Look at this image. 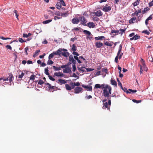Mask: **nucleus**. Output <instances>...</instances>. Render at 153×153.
<instances>
[{
  "mask_svg": "<svg viewBox=\"0 0 153 153\" xmlns=\"http://www.w3.org/2000/svg\"><path fill=\"white\" fill-rule=\"evenodd\" d=\"M48 77L49 79L51 80L52 81H55V79L53 78L51 75H50L48 76Z\"/></svg>",
  "mask_w": 153,
  "mask_h": 153,
  "instance_id": "47",
  "label": "nucleus"
},
{
  "mask_svg": "<svg viewBox=\"0 0 153 153\" xmlns=\"http://www.w3.org/2000/svg\"><path fill=\"white\" fill-rule=\"evenodd\" d=\"M102 86L103 91V95L105 97L108 98L109 95L111 94V87L109 85L105 84H102Z\"/></svg>",
  "mask_w": 153,
  "mask_h": 153,
  "instance_id": "1",
  "label": "nucleus"
},
{
  "mask_svg": "<svg viewBox=\"0 0 153 153\" xmlns=\"http://www.w3.org/2000/svg\"><path fill=\"white\" fill-rule=\"evenodd\" d=\"M79 22V19L77 18H74L72 20V22L74 24H77Z\"/></svg>",
  "mask_w": 153,
  "mask_h": 153,
  "instance_id": "12",
  "label": "nucleus"
},
{
  "mask_svg": "<svg viewBox=\"0 0 153 153\" xmlns=\"http://www.w3.org/2000/svg\"><path fill=\"white\" fill-rule=\"evenodd\" d=\"M111 33H115V34H113L114 36H115L116 35H118L119 34V30H112L111 31Z\"/></svg>",
  "mask_w": 153,
  "mask_h": 153,
  "instance_id": "23",
  "label": "nucleus"
},
{
  "mask_svg": "<svg viewBox=\"0 0 153 153\" xmlns=\"http://www.w3.org/2000/svg\"><path fill=\"white\" fill-rule=\"evenodd\" d=\"M32 35V34L30 33H29L27 34L23 33V37L25 38H27Z\"/></svg>",
  "mask_w": 153,
  "mask_h": 153,
  "instance_id": "29",
  "label": "nucleus"
},
{
  "mask_svg": "<svg viewBox=\"0 0 153 153\" xmlns=\"http://www.w3.org/2000/svg\"><path fill=\"white\" fill-rule=\"evenodd\" d=\"M126 31V29H120L119 30V33L121 34V35H122L123 33L124 32Z\"/></svg>",
  "mask_w": 153,
  "mask_h": 153,
  "instance_id": "27",
  "label": "nucleus"
},
{
  "mask_svg": "<svg viewBox=\"0 0 153 153\" xmlns=\"http://www.w3.org/2000/svg\"><path fill=\"white\" fill-rule=\"evenodd\" d=\"M95 88H101V89H102V85H100V84H96L95 85Z\"/></svg>",
  "mask_w": 153,
  "mask_h": 153,
  "instance_id": "35",
  "label": "nucleus"
},
{
  "mask_svg": "<svg viewBox=\"0 0 153 153\" xmlns=\"http://www.w3.org/2000/svg\"><path fill=\"white\" fill-rule=\"evenodd\" d=\"M105 37L103 36H99V37H95V39L96 40H102L103 39L105 38Z\"/></svg>",
  "mask_w": 153,
  "mask_h": 153,
  "instance_id": "31",
  "label": "nucleus"
},
{
  "mask_svg": "<svg viewBox=\"0 0 153 153\" xmlns=\"http://www.w3.org/2000/svg\"><path fill=\"white\" fill-rule=\"evenodd\" d=\"M65 87L67 90L68 91H71V87L69 84H66L65 85Z\"/></svg>",
  "mask_w": 153,
  "mask_h": 153,
  "instance_id": "26",
  "label": "nucleus"
},
{
  "mask_svg": "<svg viewBox=\"0 0 153 153\" xmlns=\"http://www.w3.org/2000/svg\"><path fill=\"white\" fill-rule=\"evenodd\" d=\"M129 23L130 24H133L135 22H137V19L136 17H133L131 18L129 21Z\"/></svg>",
  "mask_w": 153,
  "mask_h": 153,
  "instance_id": "13",
  "label": "nucleus"
},
{
  "mask_svg": "<svg viewBox=\"0 0 153 153\" xmlns=\"http://www.w3.org/2000/svg\"><path fill=\"white\" fill-rule=\"evenodd\" d=\"M74 85L75 86H77V87H79L80 85V83L79 82H77L76 83L74 82Z\"/></svg>",
  "mask_w": 153,
  "mask_h": 153,
  "instance_id": "60",
  "label": "nucleus"
},
{
  "mask_svg": "<svg viewBox=\"0 0 153 153\" xmlns=\"http://www.w3.org/2000/svg\"><path fill=\"white\" fill-rule=\"evenodd\" d=\"M69 61L71 62L73 60V59H74L72 55H71L70 56L69 58Z\"/></svg>",
  "mask_w": 153,
  "mask_h": 153,
  "instance_id": "46",
  "label": "nucleus"
},
{
  "mask_svg": "<svg viewBox=\"0 0 153 153\" xmlns=\"http://www.w3.org/2000/svg\"><path fill=\"white\" fill-rule=\"evenodd\" d=\"M104 45L107 46H109L111 47L112 46V45L111 43H109L108 42H105L104 43Z\"/></svg>",
  "mask_w": 153,
  "mask_h": 153,
  "instance_id": "41",
  "label": "nucleus"
},
{
  "mask_svg": "<svg viewBox=\"0 0 153 153\" xmlns=\"http://www.w3.org/2000/svg\"><path fill=\"white\" fill-rule=\"evenodd\" d=\"M76 68L75 65L74 64L73 65V72H75L76 70Z\"/></svg>",
  "mask_w": 153,
  "mask_h": 153,
  "instance_id": "62",
  "label": "nucleus"
},
{
  "mask_svg": "<svg viewBox=\"0 0 153 153\" xmlns=\"http://www.w3.org/2000/svg\"><path fill=\"white\" fill-rule=\"evenodd\" d=\"M44 83V82L42 80H40L38 82V84L40 85H41L43 84Z\"/></svg>",
  "mask_w": 153,
  "mask_h": 153,
  "instance_id": "57",
  "label": "nucleus"
},
{
  "mask_svg": "<svg viewBox=\"0 0 153 153\" xmlns=\"http://www.w3.org/2000/svg\"><path fill=\"white\" fill-rule=\"evenodd\" d=\"M45 73L46 75H48V76L49 75V74L48 72V68H46L45 69Z\"/></svg>",
  "mask_w": 153,
  "mask_h": 153,
  "instance_id": "43",
  "label": "nucleus"
},
{
  "mask_svg": "<svg viewBox=\"0 0 153 153\" xmlns=\"http://www.w3.org/2000/svg\"><path fill=\"white\" fill-rule=\"evenodd\" d=\"M61 54L63 56L65 57H67L69 55V53L67 51H65L62 52V51Z\"/></svg>",
  "mask_w": 153,
  "mask_h": 153,
  "instance_id": "14",
  "label": "nucleus"
},
{
  "mask_svg": "<svg viewBox=\"0 0 153 153\" xmlns=\"http://www.w3.org/2000/svg\"><path fill=\"white\" fill-rule=\"evenodd\" d=\"M53 63V62L51 60L49 59L47 62V64L48 65H51Z\"/></svg>",
  "mask_w": 153,
  "mask_h": 153,
  "instance_id": "48",
  "label": "nucleus"
},
{
  "mask_svg": "<svg viewBox=\"0 0 153 153\" xmlns=\"http://www.w3.org/2000/svg\"><path fill=\"white\" fill-rule=\"evenodd\" d=\"M83 32L85 34L89 35H90L91 34V33L90 31L86 30H83Z\"/></svg>",
  "mask_w": 153,
  "mask_h": 153,
  "instance_id": "33",
  "label": "nucleus"
},
{
  "mask_svg": "<svg viewBox=\"0 0 153 153\" xmlns=\"http://www.w3.org/2000/svg\"><path fill=\"white\" fill-rule=\"evenodd\" d=\"M117 81L118 82V85H119V86H120L121 88L122 87V84H121V83L120 82V81L119 80V79L118 78H117Z\"/></svg>",
  "mask_w": 153,
  "mask_h": 153,
  "instance_id": "55",
  "label": "nucleus"
},
{
  "mask_svg": "<svg viewBox=\"0 0 153 153\" xmlns=\"http://www.w3.org/2000/svg\"><path fill=\"white\" fill-rule=\"evenodd\" d=\"M6 47L7 49H10V50H12V48H11V46L10 45H7L6 46Z\"/></svg>",
  "mask_w": 153,
  "mask_h": 153,
  "instance_id": "64",
  "label": "nucleus"
},
{
  "mask_svg": "<svg viewBox=\"0 0 153 153\" xmlns=\"http://www.w3.org/2000/svg\"><path fill=\"white\" fill-rule=\"evenodd\" d=\"M87 26L90 28H93L95 27V25L94 23L92 22H90L88 23Z\"/></svg>",
  "mask_w": 153,
  "mask_h": 153,
  "instance_id": "10",
  "label": "nucleus"
},
{
  "mask_svg": "<svg viewBox=\"0 0 153 153\" xmlns=\"http://www.w3.org/2000/svg\"><path fill=\"white\" fill-rule=\"evenodd\" d=\"M122 45H120L119 47V48L118 52L117 53H118V55H120V56H119V59H121V58L123 54V53L121 52L122 49Z\"/></svg>",
  "mask_w": 153,
  "mask_h": 153,
  "instance_id": "4",
  "label": "nucleus"
},
{
  "mask_svg": "<svg viewBox=\"0 0 153 153\" xmlns=\"http://www.w3.org/2000/svg\"><path fill=\"white\" fill-rule=\"evenodd\" d=\"M0 38L3 40H7V39H11V38H10L7 37L5 38L3 36H0Z\"/></svg>",
  "mask_w": 153,
  "mask_h": 153,
  "instance_id": "45",
  "label": "nucleus"
},
{
  "mask_svg": "<svg viewBox=\"0 0 153 153\" xmlns=\"http://www.w3.org/2000/svg\"><path fill=\"white\" fill-rule=\"evenodd\" d=\"M110 81L112 85H115L116 86H117V82L115 81V80L111 79Z\"/></svg>",
  "mask_w": 153,
  "mask_h": 153,
  "instance_id": "24",
  "label": "nucleus"
},
{
  "mask_svg": "<svg viewBox=\"0 0 153 153\" xmlns=\"http://www.w3.org/2000/svg\"><path fill=\"white\" fill-rule=\"evenodd\" d=\"M80 21L81 22V24L84 26H86V24L87 22V20L83 16L80 17L79 18Z\"/></svg>",
  "mask_w": 153,
  "mask_h": 153,
  "instance_id": "3",
  "label": "nucleus"
},
{
  "mask_svg": "<svg viewBox=\"0 0 153 153\" xmlns=\"http://www.w3.org/2000/svg\"><path fill=\"white\" fill-rule=\"evenodd\" d=\"M13 76L12 74H9V76L7 77L2 76L0 78V81L3 80V82L9 80L10 83H11L13 81Z\"/></svg>",
  "mask_w": 153,
  "mask_h": 153,
  "instance_id": "2",
  "label": "nucleus"
},
{
  "mask_svg": "<svg viewBox=\"0 0 153 153\" xmlns=\"http://www.w3.org/2000/svg\"><path fill=\"white\" fill-rule=\"evenodd\" d=\"M77 50V48L75 44L72 45V47L71 49L72 51H75Z\"/></svg>",
  "mask_w": 153,
  "mask_h": 153,
  "instance_id": "25",
  "label": "nucleus"
},
{
  "mask_svg": "<svg viewBox=\"0 0 153 153\" xmlns=\"http://www.w3.org/2000/svg\"><path fill=\"white\" fill-rule=\"evenodd\" d=\"M120 56V55H118V53H117V56H116L115 58L114 61L115 62H116V63H117L118 62V59H119V57Z\"/></svg>",
  "mask_w": 153,
  "mask_h": 153,
  "instance_id": "38",
  "label": "nucleus"
},
{
  "mask_svg": "<svg viewBox=\"0 0 153 153\" xmlns=\"http://www.w3.org/2000/svg\"><path fill=\"white\" fill-rule=\"evenodd\" d=\"M19 76H18L19 78L21 79L25 75L24 73L21 71H19Z\"/></svg>",
  "mask_w": 153,
  "mask_h": 153,
  "instance_id": "20",
  "label": "nucleus"
},
{
  "mask_svg": "<svg viewBox=\"0 0 153 153\" xmlns=\"http://www.w3.org/2000/svg\"><path fill=\"white\" fill-rule=\"evenodd\" d=\"M132 101L136 103H139L140 102H141V100H136L133 99L132 100Z\"/></svg>",
  "mask_w": 153,
  "mask_h": 153,
  "instance_id": "53",
  "label": "nucleus"
},
{
  "mask_svg": "<svg viewBox=\"0 0 153 153\" xmlns=\"http://www.w3.org/2000/svg\"><path fill=\"white\" fill-rule=\"evenodd\" d=\"M85 68V67H81V68H79L78 67V69L79 70L81 71L82 72H85V70H84V69Z\"/></svg>",
  "mask_w": 153,
  "mask_h": 153,
  "instance_id": "36",
  "label": "nucleus"
},
{
  "mask_svg": "<svg viewBox=\"0 0 153 153\" xmlns=\"http://www.w3.org/2000/svg\"><path fill=\"white\" fill-rule=\"evenodd\" d=\"M103 43L100 42H97L95 43V46L97 48H100L101 47L103 46Z\"/></svg>",
  "mask_w": 153,
  "mask_h": 153,
  "instance_id": "17",
  "label": "nucleus"
},
{
  "mask_svg": "<svg viewBox=\"0 0 153 153\" xmlns=\"http://www.w3.org/2000/svg\"><path fill=\"white\" fill-rule=\"evenodd\" d=\"M40 52L39 50H37L35 52V54L33 55V57H35L39 54V53Z\"/></svg>",
  "mask_w": 153,
  "mask_h": 153,
  "instance_id": "34",
  "label": "nucleus"
},
{
  "mask_svg": "<svg viewBox=\"0 0 153 153\" xmlns=\"http://www.w3.org/2000/svg\"><path fill=\"white\" fill-rule=\"evenodd\" d=\"M67 83L66 80L63 79H58V83L60 85H62V84H65Z\"/></svg>",
  "mask_w": 153,
  "mask_h": 153,
  "instance_id": "9",
  "label": "nucleus"
},
{
  "mask_svg": "<svg viewBox=\"0 0 153 153\" xmlns=\"http://www.w3.org/2000/svg\"><path fill=\"white\" fill-rule=\"evenodd\" d=\"M121 89L125 92H126L127 94H130L131 93V92H129L127 89L126 88L124 87L123 88V87H121Z\"/></svg>",
  "mask_w": 153,
  "mask_h": 153,
  "instance_id": "28",
  "label": "nucleus"
},
{
  "mask_svg": "<svg viewBox=\"0 0 153 153\" xmlns=\"http://www.w3.org/2000/svg\"><path fill=\"white\" fill-rule=\"evenodd\" d=\"M140 1V0H137L132 3V4L134 7H135L139 4Z\"/></svg>",
  "mask_w": 153,
  "mask_h": 153,
  "instance_id": "18",
  "label": "nucleus"
},
{
  "mask_svg": "<svg viewBox=\"0 0 153 153\" xmlns=\"http://www.w3.org/2000/svg\"><path fill=\"white\" fill-rule=\"evenodd\" d=\"M140 74H143V68L142 66L141 65H140Z\"/></svg>",
  "mask_w": 153,
  "mask_h": 153,
  "instance_id": "58",
  "label": "nucleus"
},
{
  "mask_svg": "<svg viewBox=\"0 0 153 153\" xmlns=\"http://www.w3.org/2000/svg\"><path fill=\"white\" fill-rule=\"evenodd\" d=\"M74 82H71L70 84V85L71 86V90L74 88H75V85H74Z\"/></svg>",
  "mask_w": 153,
  "mask_h": 153,
  "instance_id": "37",
  "label": "nucleus"
},
{
  "mask_svg": "<svg viewBox=\"0 0 153 153\" xmlns=\"http://www.w3.org/2000/svg\"><path fill=\"white\" fill-rule=\"evenodd\" d=\"M45 84L46 85H48V90H50L51 89L55 90L57 88V87H56L51 85L49 83H45Z\"/></svg>",
  "mask_w": 153,
  "mask_h": 153,
  "instance_id": "5",
  "label": "nucleus"
},
{
  "mask_svg": "<svg viewBox=\"0 0 153 153\" xmlns=\"http://www.w3.org/2000/svg\"><path fill=\"white\" fill-rule=\"evenodd\" d=\"M142 32L143 33H144L147 35H149L150 34L149 32L148 31H147V30H144L143 31H142Z\"/></svg>",
  "mask_w": 153,
  "mask_h": 153,
  "instance_id": "54",
  "label": "nucleus"
},
{
  "mask_svg": "<svg viewBox=\"0 0 153 153\" xmlns=\"http://www.w3.org/2000/svg\"><path fill=\"white\" fill-rule=\"evenodd\" d=\"M69 65V64H67V65H63L62 66H60V68H66L67 67H68Z\"/></svg>",
  "mask_w": 153,
  "mask_h": 153,
  "instance_id": "50",
  "label": "nucleus"
},
{
  "mask_svg": "<svg viewBox=\"0 0 153 153\" xmlns=\"http://www.w3.org/2000/svg\"><path fill=\"white\" fill-rule=\"evenodd\" d=\"M62 5L60 3V2L59 1L58 2L56 5V8L59 10L61 7Z\"/></svg>",
  "mask_w": 153,
  "mask_h": 153,
  "instance_id": "21",
  "label": "nucleus"
},
{
  "mask_svg": "<svg viewBox=\"0 0 153 153\" xmlns=\"http://www.w3.org/2000/svg\"><path fill=\"white\" fill-rule=\"evenodd\" d=\"M108 5L107 4L105 5V6H104L102 10L104 12H108L110 11L111 9V7L110 6L107 7Z\"/></svg>",
  "mask_w": 153,
  "mask_h": 153,
  "instance_id": "7",
  "label": "nucleus"
},
{
  "mask_svg": "<svg viewBox=\"0 0 153 153\" xmlns=\"http://www.w3.org/2000/svg\"><path fill=\"white\" fill-rule=\"evenodd\" d=\"M74 93L75 94H78L81 92L82 91V89L80 87H76L74 89Z\"/></svg>",
  "mask_w": 153,
  "mask_h": 153,
  "instance_id": "6",
  "label": "nucleus"
},
{
  "mask_svg": "<svg viewBox=\"0 0 153 153\" xmlns=\"http://www.w3.org/2000/svg\"><path fill=\"white\" fill-rule=\"evenodd\" d=\"M95 14L97 16H100L102 15V13L100 10H99L95 12Z\"/></svg>",
  "mask_w": 153,
  "mask_h": 153,
  "instance_id": "16",
  "label": "nucleus"
},
{
  "mask_svg": "<svg viewBox=\"0 0 153 153\" xmlns=\"http://www.w3.org/2000/svg\"><path fill=\"white\" fill-rule=\"evenodd\" d=\"M60 2L61 5L63 6H65L66 5L65 4L63 0H59Z\"/></svg>",
  "mask_w": 153,
  "mask_h": 153,
  "instance_id": "40",
  "label": "nucleus"
},
{
  "mask_svg": "<svg viewBox=\"0 0 153 153\" xmlns=\"http://www.w3.org/2000/svg\"><path fill=\"white\" fill-rule=\"evenodd\" d=\"M62 51H67V50L63 48V49H59L56 51L57 52V54L59 55V56H60L61 54Z\"/></svg>",
  "mask_w": 153,
  "mask_h": 153,
  "instance_id": "15",
  "label": "nucleus"
},
{
  "mask_svg": "<svg viewBox=\"0 0 153 153\" xmlns=\"http://www.w3.org/2000/svg\"><path fill=\"white\" fill-rule=\"evenodd\" d=\"M19 41L21 43L26 42L25 41H24L22 38H19Z\"/></svg>",
  "mask_w": 153,
  "mask_h": 153,
  "instance_id": "61",
  "label": "nucleus"
},
{
  "mask_svg": "<svg viewBox=\"0 0 153 153\" xmlns=\"http://www.w3.org/2000/svg\"><path fill=\"white\" fill-rule=\"evenodd\" d=\"M88 87L87 88V91H91L92 90V87L90 85H88Z\"/></svg>",
  "mask_w": 153,
  "mask_h": 153,
  "instance_id": "52",
  "label": "nucleus"
},
{
  "mask_svg": "<svg viewBox=\"0 0 153 153\" xmlns=\"http://www.w3.org/2000/svg\"><path fill=\"white\" fill-rule=\"evenodd\" d=\"M53 53H52L51 54H50L48 56V59H51V58H53Z\"/></svg>",
  "mask_w": 153,
  "mask_h": 153,
  "instance_id": "59",
  "label": "nucleus"
},
{
  "mask_svg": "<svg viewBox=\"0 0 153 153\" xmlns=\"http://www.w3.org/2000/svg\"><path fill=\"white\" fill-rule=\"evenodd\" d=\"M102 72H105L106 74H108V69H107L102 68Z\"/></svg>",
  "mask_w": 153,
  "mask_h": 153,
  "instance_id": "56",
  "label": "nucleus"
},
{
  "mask_svg": "<svg viewBox=\"0 0 153 153\" xmlns=\"http://www.w3.org/2000/svg\"><path fill=\"white\" fill-rule=\"evenodd\" d=\"M85 69L86 70L87 72H88L89 71H93L94 70V69H92L91 68H85Z\"/></svg>",
  "mask_w": 153,
  "mask_h": 153,
  "instance_id": "49",
  "label": "nucleus"
},
{
  "mask_svg": "<svg viewBox=\"0 0 153 153\" xmlns=\"http://www.w3.org/2000/svg\"><path fill=\"white\" fill-rule=\"evenodd\" d=\"M68 67L66 68L65 69L63 70V72L64 73H69L71 71V68Z\"/></svg>",
  "mask_w": 153,
  "mask_h": 153,
  "instance_id": "11",
  "label": "nucleus"
},
{
  "mask_svg": "<svg viewBox=\"0 0 153 153\" xmlns=\"http://www.w3.org/2000/svg\"><path fill=\"white\" fill-rule=\"evenodd\" d=\"M35 77V76L34 75H31L30 77V80H32L33 81Z\"/></svg>",
  "mask_w": 153,
  "mask_h": 153,
  "instance_id": "39",
  "label": "nucleus"
},
{
  "mask_svg": "<svg viewBox=\"0 0 153 153\" xmlns=\"http://www.w3.org/2000/svg\"><path fill=\"white\" fill-rule=\"evenodd\" d=\"M69 14L68 13V11H67L65 12V13H61V16H63L64 17H65L67 16Z\"/></svg>",
  "mask_w": 153,
  "mask_h": 153,
  "instance_id": "22",
  "label": "nucleus"
},
{
  "mask_svg": "<svg viewBox=\"0 0 153 153\" xmlns=\"http://www.w3.org/2000/svg\"><path fill=\"white\" fill-rule=\"evenodd\" d=\"M52 67L54 69V70L55 71L60 70L61 69L60 66L58 67L54 66H53Z\"/></svg>",
  "mask_w": 153,
  "mask_h": 153,
  "instance_id": "30",
  "label": "nucleus"
},
{
  "mask_svg": "<svg viewBox=\"0 0 153 153\" xmlns=\"http://www.w3.org/2000/svg\"><path fill=\"white\" fill-rule=\"evenodd\" d=\"M64 74L62 72H55L54 74V76H57L59 77H62L64 76Z\"/></svg>",
  "mask_w": 153,
  "mask_h": 153,
  "instance_id": "8",
  "label": "nucleus"
},
{
  "mask_svg": "<svg viewBox=\"0 0 153 153\" xmlns=\"http://www.w3.org/2000/svg\"><path fill=\"white\" fill-rule=\"evenodd\" d=\"M54 14L55 15L58 16H61V13H60L59 12V11H54Z\"/></svg>",
  "mask_w": 153,
  "mask_h": 153,
  "instance_id": "44",
  "label": "nucleus"
},
{
  "mask_svg": "<svg viewBox=\"0 0 153 153\" xmlns=\"http://www.w3.org/2000/svg\"><path fill=\"white\" fill-rule=\"evenodd\" d=\"M52 21V19L47 20L45 21H44L42 23L44 24L49 23Z\"/></svg>",
  "mask_w": 153,
  "mask_h": 153,
  "instance_id": "32",
  "label": "nucleus"
},
{
  "mask_svg": "<svg viewBox=\"0 0 153 153\" xmlns=\"http://www.w3.org/2000/svg\"><path fill=\"white\" fill-rule=\"evenodd\" d=\"M135 40H136L140 38V36L136 34L134 36Z\"/></svg>",
  "mask_w": 153,
  "mask_h": 153,
  "instance_id": "51",
  "label": "nucleus"
},
{
  "mask_svg": "<svg viewBox=\"0 0 153 153\" xmlns=\"http://www.w3.org/2000/svg\"><path fill=\"white\" fill-rule=\"evenodd\" d=\"M13 12L15 13V16H16V18L18 19V16H19V14L18 13V11L16 10H14Z\"/></svg>",
  "mask_w": 153,
  "mask_h": 153,
  "instance_id": "42",
  "label": "nucleus"
},
{
  "mask_svg": "<svg viewBox=\"0 0 153 153\" xmlns=\"http://www.w3.org/2000/svg\"><path fill=\"white\" fill-rule=\"evenodd\" d=\"M106 100H103V106L102 107V108L104 109L108 108V104L107 102H105Z\"/></svg>",
  "mask_w": 153,
  "mask_h": 153,
  "instance_id": "19",
  "label": "nucleus"
},
{
  "mask_svg": "<svg viewBox=\"0 0 153 153\" xmlns=\"http://www.w3.org/2000/svg\"><path fill=\"white\" fill-rule=\"evenodd\" d=\"M135 14V15L136 16H137L138 17H140V15L137 12V10H136V11H135L134 12Z\"/></svg>",
  "mask_w": 153,
  "mask_h": 153,
  "instance_id": "63",
  "label": "nucleus"
}]
</instances>
